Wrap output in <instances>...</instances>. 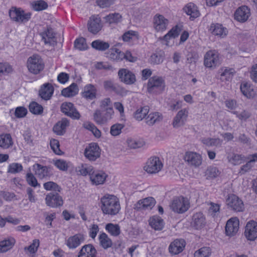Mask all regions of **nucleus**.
Returning a JSON list of instances; mask_svg holds the SVG:
<instances>
[{"mask_svg": "<svg viewBox=\"0 0 257 257\" xmlns=\"http://www.w3.org/2000/svg\"><path fill=\"white\" fill-rule=\"evenodd\" d=\"M9 16L12 20L19 23H25L31 18L30 13H26L21 8H12L9 11Z\"/></svg>", "mask_w": 257, "mask_h": 257, "instance_id": "7", "label": "nucleus"}, {"mask_svg": "<svg viewBox=\"0 0 257 257\" xmlns=\"http://www.w3.org/2000/svg\"><path fill=\"white\" fill-rule=\"evenodd\" d=\"M100 204L101 209L104 214L115 215L120 209L119 199L113 195H104L100 198Z\"/></svg>", "mask_w": 257, "mask_h": 257, "instance_id": "1", "label": "nucleus"}, {"mask_svg": "<svg viewBox=\"0 0 257 257\" xmlns=\"http://www.w3.org/2000/svg\"><path fill=\"white\" fill-rule=\"evenodd\" d=\"M184 159L189 165L195 167L199 166L202 163L201 156L195 152H186L184 157Z\"/></svg>", "mask_w": 257, "mask_h": 257, "instance_id": "18", "label": "nucleus"}, {"mask_svg": "<svg viewBox=\"0 0 257 257\" xmlns=\"http://www.w3.org/2000/svg\"><path fill=\"white\" fill-rule=\"evenodd\" d=\"M165 87V81L162 77L154 76L148 81L147 88L150 93H160L164 90Z\"/></svg>", "mask_w": 257, "mask_h": 257, "instance_id": "2", "label": "nucleus"}, {"mask_svg": "<svg viewBox=\"0 0 257 257\" xmlns=\"http://www.w3.org/2000/svg\"><path fill=\"white\" fill-rule=\"evenodd\" d=\"M220 64L218 53L215 51H209L204 55V65L209 68L214 69Z\"/></svg>", "mask_w": 257, "mask_h": 257, "instance_id": "8", "label": "nucleus"}, {"mask_svg": "<svg viewBox=\"0 0 257 257\" xmlns=\"http://www.w3.org/2000/svg\"><path fill=\"white\" fill-rule=\"evenodd\" d=\"M149 224L155 230H161L164 227V221L159 216H153L149 220Z\"/></svg>", "mask_w": 257, "mask_h": 257, "instance_id": "36", "label": "nucleus"}, {"mask_svg": "<svg viewBox=\"0 0 257 257\" xmlns=\"http://www.w3.org/2000/svg\"><path fill=\"white\" fill-rule=\"evenodd\" d=\"M162 117L159 112L150 113L146 118V122L149 125H153L155 123L160 121Z\"/></svg>", "mask_w": 257, "mask_h": 257, "instance_id": "48", "label": "nucleus"}, {"mask_svg": "<svg viewBox=\"0 0 257 257\" xmlns=\"http://www.w3.org/2000/svg\"><path fill=\"white\" fill-rule=\"evenodd\" d=\"M44 64L41 58L37 55L30 57L27 61V67L29 71L37 74L44 69Z\"/></svg>", "mask_w": 257, "mask_h": 257, "instance_id": "5", "label": "nucleus"}, {"mask_svg": "<svg viewBox=\"0 0 257 257\" xmlns=\"http://www.w3.org/2000/svg\"><path fill=\"white\" fill-rule=\"evenodd\" d=\"M83 126L92 132L93 135L97 138L101 137V132L92 122H86L83 124Z\"/></svg>", "mask_w": 257, "mask_h": 257, "instance_id": "44", "label": "nucleus"}, {"mask_svg": "<svg viewBox=\"0 0 257 257\" xmlns=\"http://www.w3.org/2000/svg\"><path fill=\"white\" fill-rule=\"evenodd\" d=\"M23 167L21 164L14 163L9 166L8 172L12 174H16L21 172Z\"/></svg>", "mask_w": 257, "mask_h": 257, "instance_id": "56", "label": "nucleus"}, {"mask_svg": "<svg viewBox=\"0 0 257 257\" xmlns=\"http://www.w3.org/2000/svg\"><path fill=\"white\" fill-rule=\"evenodd\" d=\"M220 79L221 81H229L232 78L235 71L234 69L224 67L220 69Z\"/></svg>", "mask_w": 257, "mask_h": 257, "instance_id": "37", "label": "nucleus"}, {"mask_svg": "<svg viewBox=\"0 0 257 257\" xmlns=\"http://www.w3.org/2000/svg\"><path fill=\"white\" fill-rule=\"evenodd\" d=\"M206 224L205 218L201 212H197L192 216V226L198 229L203 227Z\"/></svg>", "mask_w": 257, "mask_h": 257, "instance_id": "27", "label": "nucleus"}, {"mask_svg": "<svg viewBox=\"0 0 257 257\" xmlns=\"http://www.w3.org/2000/svg\"><path fill=\"white\" fill-rule=\"evenodd\" d=\"M69 125V121L66 118L58 121L53 126V131L57 135L62 136L65 132L66 127Z\"/></svg>", "mask_w": 257, "mask_h": 257, "instance_id": "26", "label": "nucleus"}, {"mask_svg": "<svg viewBox=\"0 0 257 257\" xmlns=\"http://www.w3.org/2000/svg\"><path fill=\"white\" fill-rule=\"evenodd\" d=\"M122 55L123 52L115 47L110 48L107 53V57L110 60L116 62L122 60Z\"/></svg>", "mask_w": 257, "mask_h": 257, "instance_id": "32", "label": "nucleus"}, {"mask_svg": "<svg viewBox=\"0 0 257 257\" xmlns=\"http://www.w3.org/2000/svg\"><path fill=\"white\" fill-rule=\"evenodd\" d=\"M61 111L68 116L73 119H79L80 114L71 102H64L61 105Z\"/></svg>", "mask_w": 257, "mask_h": 257, "instance_id": "11", "label": "nucleus"}, {"mask_svg": "<svg viewBox=\"0 0 257 257\" xmlns=\"http://www.w3.org/2000/svg\"><path fill=\"white\" fill-rule=\"evenodd\" d=\"M227 158L229 162L232 164L233 165H237L242 162L244 156L242 155L230 153L228 154Z\"/></svg>", "mask_w": 257, "mask_h": 257, "instance_id": "43", "label": "nucleus"}, {"mask_svg": "<svg viewBox=\"0 0 257 257\" xmlns=\"http://www.w3.org/2000/svg\"><path fill=\"white\" fill-rule=\"evenodd\" d=\"M240 89L242 93L247 98L253 97L254 95L253 88L250 84L246 82H243L241 83Z\"/></svg>", "mask_w": 257, "mask_h": 257, "instance_id": "39", "label": "nucleus"}, {"mask_svg": "<svg viewBox=\"0 0 257 257\" xmlns=\"http://www.w3.org/2000/svg\"><path fill=\"white\" fill-rule=\"evenodd\" d=\"M149 112V108L148 106L142 107L138 109L135 113V117L139 120H141L144 118Z\"/></svg>", "mask_w": 257, "mask_h": 257, "instance_id": "54", "label": "nucleus"}, {"mask_svg": "<svg viewBox=\"0 0 257 257\" xmlns=\"http://www.w3.org/2000/svg\"><path fill=\"white\" fill-rule=\"evenodd\" d=\"M239 220L236 217L229 219L225 226V233L229 236H233L237 232L239 229Z\"/></svg>", "mask_w": 257, "mask_h": 257, "instance_id": "15", "label": "nucleus"}, {"mask_svg": "<svg viewBox=\"0 0 257 257\" xmlns=\"http://www.w3.org/2000/svg\"><path fill=\"white\" fill-rule=\"evenodd\" d=\"M118 75L120 81L126 84H132L136 81L135 74L126 69H120Z\"/></svg>", "mask_w": 257, "mask_h": 257, "instance_id": "16", "label": "nucleus"}, {"mask_svg": "<svg viewBox=\"0 0 257 257\" xmlns=\"http://www.w3.org/2000/svg\"><path fill=\"white\" fill-rule=\"evenodd\" d=\"M170 207L175 212L183 213L189 209L190 202L187 198L180 196L173 200Z\"/></svg>", "mask_w": 257, "mask_h": 257, "instance_id": "3", "label": "nucleus"}, {"mask_svg": "<svg viewBox=\"0 0 257 257\" xmlns=\"http://www.w3.org/2000/svg\"><path fill=\"white\" fill-rule=\"evenodd\" d=\"M156 203L155 199L153 197H147L140 200L135 204L134 209L137 210L152 209Z\"/></svg>", "mask_w": 257, "mask_h": 257, "instance_id": "17", "label": "nucleus"}, {"mask_svg": "<svg viewBox=\"0 0 257 257\" xmlns=\"http://www.w3.org/2000/svg\"><path fill=\"white\" fill-rule=\"evenodd\" d=\"M35 174L40 178L43 179L48 176V168L46 166H43L39 164L34 165Z\"/></svg>", "mask_w": 257, "mask_h": 257, "instance_id": "40", "label": "nucleus"}, {"mask_svg": "<svg viewBox=\"0 0 257 257\" xmlns=\"http://www.w3.org/2000/svg\"><path fill=\"white\" fill-rule=\"evenodd\" d=\"M42 40H43L45 44H48L51 46H54L56 44V38L55 34L53 29L51 28H47L44 32L40 34Z\"/></svg>", "mask_w": 257, "mask_h": 257, "instance_id": "19", "label": "nucleus"}, {"mask_svg": "<svg viewBox=\"0 0 257 257\" xmlns=\"http://www.w3.org/2000/svg\"><path fill=\"white\" fill-rule=\"evenodd\" d=\"M100 19L98 17L92 16L88 23V30L93 34H97L101 29Z\"/></svg>", "mask_w": 257, "mask_h": 257, "instance_id": "23", "label": "nucleus"}, {"mask_svg": "<svg viewBox=\"0 0 257 257\" xmlns=\"http://www.w3.org/2000/svg\"><path fill=\"white\" fill-rule=\"evenodd\" d=\"M209 30L213 35L221 38H224L228 33L227 29L218 23L212 24Z\"/></svg>", "mask_w": 257, "mask_h": 257, "instance_id": "28", "label": "nucleus"}, {"mask_svg": "<svg viewBox=\"0 0 257 257\" xmlns=\"http://www.w3.org/2000/svg\"><path fill=\"white\" fill-rule=\"evenodd\" d=\"M54 87L49 83L44 84L39 91V95L40 97L45 100H48L51 99L54 93Z\"/></svg>", "mask_w": 257, "mask_h": 257, "instance_id": "20", "label": "nucleus"}, {"mask_svg": "<svg viewBox=\"0 0 257 257\" xmlns=\"http://www.w3.org/2000/svg\"><path fill=\"white\" fill-rule=\"evenodd\" d=\"M97 89L95 86L89 84L85 85L82 93L83 97L88 100H92L96 98Z\"/></svg>", "mask_w": 257, "mask_h": 257, "instance_id": "29", "label": "nucleus"}, {"mask_svg": "<svg viewBox=\"0 0 257 257\" xmlns=\"http://www.w3.org/2000/svg\"><path fill=\"white\" fill-rule=\"evenodd\" d=\"M220 174L218 169L215 167H209L206 171L205 175L207 179H212L217 176Z\"/></svg>", "mask_w": 257, "mask_h": 257, "instance_id": "49", "label": "nucleus"}, {"mask_svg": "<svg viewBox=\"0 0 257 257\" xmlns=\"http://www.w3.org/2000/svg\"><path fill=\"white\" fill-rule=\"evenodd\" d=\"M84 239L83 234L81 233L76 234L68 238L66 241V245L69 248L74 249L83 242Z\"/></svg>", "mask_w": 257, "mask_h": 257, "instance_id": "22", "label": "nucleus"}, {"mask_svg": "<svg viewBox=\"0 0 257 257\" xmlns=\"http://www.w3.org/2000/svg\"><path fill=\"white\" fill-rule=\"evenodd\" d=\"M199 58L198 54L194 51H191L186 55V61L188 63H196Z\"/></svg>", "mask_w": 257, "mask_h": 257, "instance_id": "64", "label": "nucleus"}, {"mask_svg": "<svg viewBox=\"0 0 257 257\" xmlns=\"http://www.w3.org/2000/svg\"><path fill=\"white\" fill-rule=\"evenodd\" d=\"M46 205L52 208H59L63 204V199L58 192H51L45 197Z\"/></svg>", "mask_w": 257, "mask_h": 257, "instance_id": "10", "label": "nucleus"}, {"mask_svg": "<svg viewBox=\"0 0 257 257\" xmlns=\"http://www.w3.org/2000/svg\"><path fill=\"white\" fill-rule=\"evenodd\" d=\"M180 31L181 29L178 26H176L164 36L163 39L165 41H168L171 38H176L178 36Z\"/></svg>", "mask_w": 257, "mask_h": 257, "instance_id": "52", "label": "nucleus"}, {"mask_svg": "<svg viewBox=\"0 0 257 257\" xmlns=\"http://www.w3.org/2000/svg\"><path fill=\"white\" fill-rule=\"evenodd\" d=\"M185 246V241L184 239H176L170 244L169 251L173 254H177L183 250Z\"/></svg>", "mask_w": 257, "mask_h": 257, "instance_id": "24", "label": "nucleus"}, {"mask_svg": "<svg viewBox=\"0 0 257 257\" xmlns=\"http://www.w3.org/2000/svg\"><path fill=\"white\" fill-rule=\"evenodd\" d=\"M244 235L249 240L253 241L257 238V222L250 220L245 226Z\"/></svg>", "mask_w": 257, "mask_h": 257, "instance_id": "14", "label": "nucleus"}, {"mask_svg": "<svg viewBox=\"0 0 257 257\" xmlns=\"http://www.w3.org/2000/svg\"><path fill=\"white\" fill-rule=\"evenodd\" d=\"M183 11L187 15L190 16V19L193 20L194 19L198 17L200 13L197 9V7L193 3H190L185 6Z\"/></svg>", "mask_w": 257, "mask_h": 257, "instance_id": "31", "label": "nucleus"}, {"mask_svg": "<svg viewBox=\"0 0 257 257\" xmlns=\"http://www.w3.org/2000/svg\"><path fill=\"white\" fill-rule=\"evenodd\" d=\"M121 15L117 13L110 14L104 17L106 22L109 24L119 23L121 22Z\"/></svg>", "mask_w": 257, "mask_h": 257, "instance_id": "47", "label": "nucleus"}, {"mask_svg": "<svg viewBox=\"0 0 257 257\" xmlns=\"http://www.w3.org/2000/svg\"><path fill=\"white\" fill-rule=\"evenodd\" d=\"M163 167V164L158 157H152L148 159L144 167V170L149 174L159 172Z\"/></svg>", "mask_w": 257, "mask_h": 257, "instance_id": "6", "label": "nucleus"}, {"mask_svg": "<svg viewBox=\"0 0 257 257\" xmlns=\"http://www.w3.org/2000/svg\"><path fill=\"white\" fill-rule=\"evenodd\" d=\"M32 8L36 11H40L46 9L48 5L45 1L40 0L34 2L32 4Z\"/></svg>", "mask_w": 257, "mask_h": 257, "instance_id": "57", "label": "nucleus"}, {"mask_svg": "<svg viewBox=\"0 0 257 257\" xmlns=\"http://www.w3.org/2000/svg\"><path fill=\"white\" fill-rule=\"evenodd\" d=\"M45 189L48 191H53L55 192H60L62 189L57 183L49 181L46 182L43 185Z\"/></svg>", "mask_w": 257, "mask_h": 257, "instance_id": "50", "label": "nucleus"}, {"mask_svg": "<svg viewBox=\"0 0 257 257\" xmlns=\"http://www.w3.org/2000/svg\"><path fill=\"white\" fill-rule=\"evenodd\" d=\"M236 141L241 144L247 146L251 144L250 138L244 134H239L236 138Z\"/></svg>", "mask_w": 257, "mask_h": 257, "instance_id": "61", "label": "nucleus"}, {"mask_svg": "<svg viewBox=\"0 0 257 257\" xmlns=\"http://www.w3.org/2000/svg\"><path fill=\"white\" fill-rule=\"evenodd\" d=\"M99 240L100 245L104 249H107L112 246V241L105 233L103 232L99 235Z\"/></svg>", "mask_w": 257, "mask_h": 257, "instance_id": "42", "label": "nucleus"}, {"mask_svg": "<svg viewBox=\"0 0 257 257\" xmlns=\"http://www.w3.org/2000/svg\"><path fill=\"white\" fill-rule=\"evenodd\" d=\"M13 142L12 137L9 134H5L0 135V147L7 149L12 147Z\"/></svg>", "mask_w": 257, "mask_h": 257, "instance_id": "34", "label": "nucleus"}, {"mask_svg": "<svg viewBox=\"0 0 257 257\" xmlns=\"http://www.w3.org/2000/svg\"><path fill=\"white\" fill-rule=\"evenodd\" d=\"M40 245V241L39 239H35L33 240V243L28 247H25L24 249L28 250L31 253H35L38 249Z\"/></svg>", "mask_w": 257, "mask_h": 257, "instance_id": "63", "label": "nucleus"}, {"mask_svg": "<svg viewBox=\"0 0 257 257\" xmlns=\"http://www.w3.org/2000/svg\"><path fill=\"white\" fill-rule=\"evenodd\" d=\"M30 111L35 115H40L43 112V106L35 101H32L29 104Z\"/></svg>", "mask_w": 257, "mask_h": 257, "instance_id": "46", "label": "nucleus"}, {"mask_svg": "<svg viewBox=\"0 0 257 257\" xmlns=\"http://www.w3.org/2000/svg\"><path fill=\"white\" fill-rule=\"evenodd\" d=\"M164 60V53L159 52L152 54L150 58L151 63L153 64H159Z\"/></svg>", "mask_w": 257, "mask_h": 257, "instance_id": "55", "label": "nucleus"}, {"mask_svg": "<svg viewBox=\"0 0 257 257\" xmlns=\"http://www.w3.org/2000/svg\"><path fill=\"white\" fill-rule=\"evenodd\" d=\"M26 180L27 183L33 187H40V184L38 183L37 180L34 175L31 173L29 172L26 174Z\"/></svg>", "mask_w": 257, "mask_h": 257, "instance_id": "53", "label": "nucleus"}, {"mask_svg": "<svg viewBox=\"0 0 257 257\" xmlns=\"http://www.w3.org/2000/svg\"><path fill=\"white\" fill-rule=\"evenodd\" d=\"M124 126V125L121 123H115L112 125L110 127V134L113 136L119 135L121 133V130Z\"/></svg>", "mask_w": 257, "mask_h": 257, "instance_id": "58", "label": "nucleus"}, {"mask_svg": "<svg viewBox=\"0 0 257 257\" xmlns=\"http://www.w3.org/2000/svg\"><path fill=\"white\" fill-rule=\"evenodd\" d=\"M226 203L228 208L235 212H242L244 209L243 201L234 194L228 195Z\"/></svg>", "mask_w": 257, "mask_h": 257, "instance_id": "9", "label": "nucleus"}, {"mask_svg": "<svg viewBox=\"0 0 257 257\" xmlns=\"http://www.w3.org/2000/svg\"><path fill=\"white\" fill-rule=\"evenodd\" d=\"M91 46L93 48L97 50L104 51L108 49L110 45L108 42H104L100 40H97L92 42Z\"/></svg>", "mask_w": 257, "mask_h": 257, "instance_id": "41", "label": "nucleus"}, {"mask_svg": "<svg viewBox=\"0 0 257 257\" xmlns=\"http://www.w3.org/2000/svg\"><path fill=\"white\" fill-rule=\"evenodd\" d=\"M74 47L79 50H84L87 49V46L86 40L83 38L76 39L74 42Z\"/></svg>", "mask_w": 257, "mask_h": 257, "instance_id": "59", "label": "nucleus"}, {"mask_svg": "<svg viewBox=\"0 0 257 257\" xmlns=\"http://www.w3.org/2000/svg\"><path fill=\"white\" fill-rule=\"evenodd\" d=\"M168 23V20L162 15H156L154 17V27L157 31H163L166 30Z\"/></svg>", "mask_w": 257, "mask_h": 257, "instance_id": "25", "label": "nucleus"}, {"mask_svg": "<svg viewBox=\"0 0 257 257\" xmlns=\"http://www.w3.org/2000/svg\"><path fill=\"white\" fill-rule=\"evenodd\" d=\"M53 161L55 166L59 170L63 171H66L67 170L68 166L66 161L60 159L55 161L54 160Z\"/></svg>", "mask_w": 257, "mask_h": 257, "instance_id": "62", "label": "nucleus"}, {"mask_svg": "<svg viewBox=\"0 0 257 257\" xmlns=\"http://www.w3.org/2000/svg\"><path fill=\"white\" fill-rule=\"evenodd\" d=\"M14 238H9L0 241V252H5L11 249L15 243Z\"/></svg>", "mask_w": 257, "mask_h": 257, "instance_id": "38", "label": "nucleus"}, {"mask_svg": "<svg viewBox=\"0 0 257 257\" xmlns=\"http://www.w3.org/2000/svg\"><path fill=\"white\" fill-rule=\"evenodd\" d=\"M96 250L93 245L91 244H88L84 245L82 247L78 253V255L96 257Z\"/></svg>", "mask_w": 257, "mask_h": 257, "instance_id": "33", "label": "nucleus"}, {"mask_svg": "<svg viewBox=\"0 0 257 257\" xmlns=\"http://www.w3.org/2000/svg\"><path fill=\"white\" fill-rule=\"evenodd\" d=\"M250 16V11L247 7L243 6L239 7L234 13V19L238 22H244Z\"/></svg>", "mask_w": 257, "mask_h": 257, "instance_id": "21", "label": "nucleus"}, {"mask_svg": "<svg viewBox=\"0 0 257 257\" xmlns=\"http://www.w3.org/2000/svg\"><path fill=\"white\" fill-rule=\"evenodd\" d=\"M106 176V174L103 172L94 170L91 174L90 179L93 184L98 185L103 184Z\"/></svg>", "mask_w": 257, "mask_h": 257, "instance_id": "30", "label": "nucleus"}, {"mask_svg": "<svg viewBox=\"0 0 257 257\" xmlns=\"http://www.w3.org/2000/svg\"><path fill=\"white\" fill-rule=\"evenodd\" d=\"M136 39H138V32L134 31H128L124 33L122 36V40L125 42H128L130 40L133 39V38Z\"/></svg>", "mask_w": 257, "mask_h": 257, "instance_id": "60", "label": "nucleus"}, {"mask_svg": "<svg viewBox=\"0 0 257 257\" xmlns=\"http://www.w3.org/2000/svg\"><path fill=\"white\" fill-rule=\"evenodd\" d=\"M113 113L112 107L106 108V111L96 109L93 113V119L97 124L102 125L112 118Z\"/></svg>", "mask_w": 257, "mask_h": 257, "instance_id": "4", "label": "nucleus"}, {"mask_svg": "<svg viewBox=\"0 0 257 257\" xmlns=\"http://www.w3.org/2000/svg\"><path fill=\"white\" fill-rule=\"evenodd\" d=\"M211 249L209 247H203L196 251L194 257H209L211 254Z\"/></svg>", "mask_w": 257, "mask_h": 257, "instance_id": "51", "label": "nucleus"}, {"mask_svg": "<svg viewBox=\"0 0 257 257\" xmlns=\"http://www.w3.org/2000/svg\"><path fill=\"white\" fill-rule=\"evenodd\" d=\"M78 92L77 84L73 83L69 87L64 88L61 91V94L65 97H72L76 95Z\"/></svg>", "mask_w": 257, "mask_h": 257, "instance_id": "35", "label": "nucleus"}, {"mask_svg": "<svg viewBox=\"0 0 257 257\" xmlns=\"http://www.w3.org/2000/svg\"><path fill=\"white\" fill-rule=\"evenodd\" d=\"M189 114L188 109L183 108L180 110L174 117L172 125L175 128H179L185 125Z\"/></svg>", "mask_w": 257, "mask_h": 257, "instance_id": "12", "label": "nucleus"}, {"mask_svg": "<svg viewBox=\"0 0 257 257\" xmlns=\"http://www.w3.org/2000/svg\"><path fill=\"white\" fill-rule=\"evenodd\" d=\"M105 229L111 235L114 236H118L120 233V227L118 224L111 223L105 225Z\"/></svg>", "mask_w": 257, "mask_h": 257, "instance_id": "45", "label": "nucleus"}, {"mask_svg": "<svg viewBox=\"0 0 257 257\" xmlns=\"http://www.w3.org/2000/svg\"><path fill=\"white\" fill-rule=\"evenodd\" d=\"M100 155L99 147L95 143L90 144L85 150L84 156L90 161H95L100 157Z\"/></svg>", "mask_w": 257, "mask_h": 257, "instance_id": "13", "label": "nucleus"}]
</instances>
